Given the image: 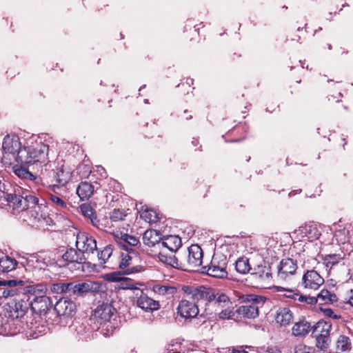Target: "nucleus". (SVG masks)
<instances>
[{
    "mask_svg": "<svg viewBox=\"0 0 353 353\" xmlns=\"http://www.w3.org/2000/svg\"><path fill=\"white\" fill-rule=\"evenodd\" d=\"M128 215L127 212L123 209L115 208L110 214V219L112 222H119L123 221Z\"/></svg>",
    "mask_w": 353,
    "mask_h": 353,
    "instance_id": "8fccbe9b",
    "label": "nucleus"
},
{
    "mask_svg": "<svg viewBox=\"0 0 353 353\" xmlns=\"http://www.w3.org/2000/svg\"><path fill=\"white\" fill-rule=\"evenodd\" d=\"M101 283L97 281H87L81 283L70 282L69 295L74 298L83 297L89 293L101 291Z\"/></svg>",
    "mask_w": 353,
    "mask_h": 353,
    "instance_id": "9d476101",
    "label": "nucleus"
},
{
    "mask_svg": "<svg viewBox=\"0 0 353 353\" xmlns=\"http://www.w3.org/2000/svg\"><path fill=\"white\" fill-rule=\"evenodd\" d=\"M139 297L137 300V305L145 312H153L160 308L159 302L147 296L142 290H139Z\"/></svg>",
    "mask_w": 353,
    "mask_h": 353,
    "instance_id": "4be33fe9",
    "label": "nucleus"
},
{
    "mask_svg": "<svg viewBox=\"0 0 353 353\" xmlns=\"http://www.w3.org/2000/svg\"><path fill=\"white\" fill-rule=\"evenodd\" d=\"M31 310L40 316H45L52 307L51 299L46 295H37L29 303Z\"/></svg>",
    "mask_w": 353,
    "mask_h": 353,
    "instance_id": "4468645a",
    "label": "nucleus"
},
{
    "mask_svg": "<svg viewBox=\"0 0 353 353\" xmlns=\"http://www.w3.org/2000/svg\"><path fill=\"white\" fill-rule=\"evenodd\" d=\"M25 290L26 294L29 296V294L34 295L36 296L37 295H45L44 294L47 292V286L43 283H37L32 285L26 286Z\"/></svg>",
    "mask_w": 353,
    "mask_h": 353,
    "instance_id": "a18cd8bd",
    "label": "nucleus"
},
{
    "mask_svg": "<svg viewBox=\"0 0 353 353\" xmlns=\"http://www.w3.org/2000/svg\"><path fill=\"white\" fill-rule=\"evenodd\" d=\"M221 308H224V309H221V310L219 312V319H229L232 318L234 316V310H233L232 305H227V306H223Z\"/></svg>",
    "mask_w": 353,
    "mask_h": 353,
    "instance_id": "4d7b16f0",
    "label": "nucleus"
},
{
    "mask_svg": "<svg viewBox=\"0 0 353 353\" xmlns=\"http://www.w3.org/2000/svg\"><path fill=\"white\" fill-rule=\"evenodd\" d=\"M30 145L24 146L17 154L15 161L23 165H30L34 164V160L32 157Z\"/></svg>",
    "mask_w": 353,
    "mask_h": 353,
    "instance_id": "7c9ffc66",
    "label": "nucleus"
},
{
    "mask_svg": "<svg viewBox=\"0 0 353 353\" xmlns=\"http://www.w3.org/2000/svg\"><path fill=\"white\" fill-rule=\"evenodd\" d=\"M320 310L322 312L324 316H325V317L330 318V319H332L334 320H337V319H339L341 318V316L340 314H335L333 310H332L330 307H321Z\"/></svg>",
    "mask_w": 353,
    "mask_h": 353,
    "instance_id": "bf43d9fd",
    "label": "nucleus"
},
{
    "mask_svg": "<svg viewBox=\"0 0 353 353\" xmlns=\"http://www.w3.org/2000/svg\"><path fill=\"white\" fill-rule=\"evenodd\" d=\"M105 278L108 281L119 282L118 288L121 290H133L138 291L136 295L138 296L140 290L139 286H143V284L139 282H135L128 277H122L118 272H112L105 274Z\"/></svg>",
    "mask_w": 353,
    "mask_h": 353,
    "instance_id": "ddd939ff",
    "label": "nucleus"
},
{
    "mask_svg": "<svg viewBox=\"0 0 353 353\" xmlns=\"http://www.w3.org/2000/svg\"><path fill=\"white\" fill-rule=\"evenodd\" d=\"M162 241L160 232L156 230H147L143 235V243L149 247H153L157 243L161 244Z\"/></svg>",
    "mask_w": 353,
    "mask_h": 353,
    "instance_id": "2f4dec72",
    "label": "nucleus"
},
{
    "mask_svg": "<svg viewBox=\"0 0 353 353\" xmlns=\"http://www.w3.org/2000/svg\"><path fill=\"white\" fill-rule=\"evenodd\" d=\"M161 245L171 252H176L181 246V239L179 236L170 235L162 239Z\"/></svg>",
    "mask_w": 353,
    "mask_h": 353,
    "instance_id": "f704fd0d",
    "label": "nucleus"
},
{
    "mask_svg": "<svg viewBox=\"0 0 353 353\" xmlns=\"http://www.w3.org/2000/svg\"><path fill=\"white\" fill-rule=\"evenodd\" d=\"M297 268L296 261L291 258L283 259L278 266L277 277L280 280L285 281L290 276L294 275L296 272Z\"/></svg>",
    "mask_w": 353,
    "mask_h": 353,
    "instance_id": "a211bd4d",
    "label": "nucleus"
},
{
    "mask_svg": "<svg viewBox=\"0 0 353 353\" xmlns=\"http://www.w3.org/2000/svg\"><path fill=\"white\" fill-rule=\"evenodd\" d=\"M337 353H350L352 343L350 338L345 335H340L336 343Z\"/></svg>",
    "mask_w": 353,
    "mask_h": 353,
    "instance_id": "58836bf2",
    "label": "nucleus"
},
{
    "mask_svg": "<svg viewBox=\"0 0 353 353\" xmlns=\"http://www.w3.org/2000/svg\"><path fill=\"white\" fill-rule=\"evenodd\" d=\"M273 289L275 292H284L283 294V296L287 299H290L294 301H296V294L298 292L297 289H292V288H283L281 286H277L274 285L273 286Z\"/></svg>",
    "mask_w": 353,
    "mask_h": 353,
    "instance_id": "09e8293b",
    "label": "nucleus"
},
{
    "mask_svg": "<svg viewBox=\"0 0 353 353\" xmlns=\"http://www.w3.org/2000/svg\"><path fill=\"white\" fill-rule=\"evenodd\" d=\"M158 256L161 262L167 265H169L174 268L183 270L181 254L176 256V254H174V252H171L169 254H165L160 252Z\"/></svg>",
    "mask_w": 353,
    "mask_h": 353,
    "instance_id": "cd10ccee",
    "label": "nucleus"
},
{
    "mask_svg": "<svg viewBox=\"0 0 353 353\" xmlns=\"http://www.w3.org/2000/svg\"><path fill=\"white\" fill-rule=\"evenodd\" d=\"M319 304H333L338 301L336 294L327 289H322L317 295Z\"/></svg>",
    "mask_w": 353,
    "mask_h": 353,
    "instance_id": "e433bc0d",
    "label": "nucleus"
},
{
    "mask_svg": "<svg viewBox=\"0 0 353 353\" xmlns=\"http://www.w3.org/2000/svg\"><path fill=\"white\" fill-rule=\"evenodd\" d=\"M318 302L317 296H307L306 297V300L305 301V303L310 305H315Z\"/></svg>",
    "mask_w": 353,
    "mask_h": 353,
    "instance_id": "69168bd1",
    "label": "nucleus"
},
{
    "mask_svg": "<svg viewBox=\"0 0 353 353\" xmlns=\"http://www.w3.org/2000/svg\"><path fill=\"white\" fill-rule=\"evenodd\" d=\"M267 353H281L280 349L276 345L268 346L266 349Z\"/></svg>",
    "mask_w": 353,
    "mask_h": 353,
    "instance_id": "774afa93",
    "label": "nucleus"
},
{
    "mask_svg": "<svg viewBox=\"0 0 353 353\" xmlns=\"http://www.w3.org/2000/svg\"><path fill=\"white\" fill-rule=\"evenodd\" d=\"M294 317V313L289 307H282L276 310L274 319L279 327H286L292 323Z\"/></svg>",
    "mask_w": 353,
    "mask_h": 353,
    "instance_id": "412c9836",
    "label": "nucleus"
},
{
    "mask_svg": "<svg viewBox=\"0 0 353 353\" xmlns=\"http://www.w3.org/2000/svg\"><path fill=\"white\" fill-rule=\"evenodd\" d=\"M332 323L323 320L319 321L313 325L312 334L316 339V347L322 350L329 347L331 339Z\"/></svg>",
    "mask_w": 353,
    "mask_h": 353,
    "instance_id": "7ed1b4c3",
    "label": "nucleus"
},
{
    "mask_svg": "<svg viewBox=\"0 0 353 353\" xmlns=\"http://www.w3.org/2000/svg\"><path fill=\"white\" fill-rule=\"evenodd\" d=\"M251 274L263 282H268L272 279L271 268L265 265H258L252 270Z\"/></svg>",
    "mask_w": 353,
    "mask_h": 353,
    "instance_id": "c9c22d12",
    "label": "nucleus"
},
{
    "mask_svg": "<svg viewBox=\"0 0 353 353\" xmlns=\"http://www.w3.org/2000/svg\"><path fill=\"white\" fill-rule=\"evenodd\" d=\"M97 185V183L92 184L90 182L81 181L77 188V194L80 198V200H88L94 194V192L99 188V187Z\"/></svg>",
    "mask_w": 353,
    "mask_h": 353,
    "instance_id": "b1692460",
    "label": "nucleus"
},
{
    "mask_svg": "<svg viewBox=\"0 0 353 353\" xmlns=\"http://www.w3.org/2000/svg\"><path fill=\"white\" fill-rule=\"evenodd\" d=\"M154 290L155 292L158 293L160 295H172L176 292V288L172 286L157 285L154 287Z\"/></svg>",
    "mask_w": 353,
    "mask_h": 353,
    "instance_id": "864d4df0",
    "label": "nucleus"
},
{
    "mask_svg": "<svg viewBox=\"0 0 353 353\" xmlns=\"http://www.w3.org/2000/svg\"><path fill=\"white\" fill-rule=\"evenodd\" d=\"M2 148L4 152L2 163L5 165H11L12 161L15 160L17 154L22 148L19 137L15 134L6 135L3 139Z\"/></svg>",
    "mask_w": 353,
    "mask_h": 353,
    "instance_id": "423d86ee",
    "label": "nucleus"
},
{
    "mask_svg": "<svg viewBox=\"0 0 353 353\" xmlns=\"http://www.w3.org/2000/svg\"><path fill=\"white\" fill-rule=\"evenodd\" d=\"M182 290L185 296L192 301H203L213 303L218 307L232 305L228 295L218 289L207 288L203 285L197 287L183 285Z\"/></svg>",
    "mask_w": 353,
    "mask_h": 353,
    "instance_id": "f257e3e1",
    "label": "nucleus"
},
{
    "mask_svg": "<svg viewBox=\"0 0 353 353\" xmlns=\"http://www.w3.org/2000/svg\"><path fill=\"white\" fill-rule=\"evenodd\" d=\"M327 97L328 101H334L336 102H339V101H341L342 94L340 92H338L335 94H329Z\"/></svg>",
    "mask_w": 353,
    "mask_h": 353,
    "instance_id": "e2e57ef3",
    "label": "nucleus"
},
{
    "mask_svg": "<svg viewBox=\"0 0 353 353\" xmlns=\"http://www.w3.org/2000/svg\"><path fill=\"white\" fill-rule=\"evenodd\" d=\"M305 234L311 241L319 239L321 233L316 225L310 224L305 227Z\"/></svg>",
    "mask_w": 353,
    "mask_h": 353,
    "instance_id": "6e6d98bb",
    "label": "nucleus"
},
{
    "mask_svg": "<svg viewBox=\"0 0 353 353\" xmlns=\"http://www.w3.org/2000/svg\"><path fill=\"white\" fill-rule=\"evenodd\" d=\"M117 243L119 247L137 246L140 243L138 238L128 234H121V237L117 240Z\"/></svg>",
    "mask_w": 353,
    "mask_h": 353,
    "instance_id": "79ce46f5",
    "label": "nucleus"
},
{
    "mask_svg": "<svg viewBox=\"0 0 353 353\" xmlns=\"http://www.w3.org/2000/svg\"><path fill=\"white\" fill-rule=\"evenodd\" d=\"M91 172V165L88 161H83L77 168V173L81 179L88 177Z\"/></svg>",
    "mask_w": 353,
    "mask_h": 353,
    "instance_id": "de8ad7c7",
    "label": "nucleus"
},
{
    "mask_svg": "<svg viewBox=\"0 0 353 353\" xmlns=\"http://www.w3.org/2000/svg\"><path fill=\"white\" fill-rule=\"evenodd\" d=\"M30 148L34 164L37 163H46L48 161L49 150L48 144L42 141L35 142L30 145Z\"/></svg>",
    "mask_w": 353,
    "mask_h": 353,
    "instance_id": "aec40b11",
    "label": "nucleus"
},
{
    "mask_svg": "<svg viewBox=\"0 0 353 353\" xmlns=\"http://www.w3.org/2000/svg\"><path fill=\"white\" fill-rule=\"evenodd\" d=\"M230 353H248L246 350H245L243 346H238V347H232L231 349H229Z\"/></svg>",
    "mask_w": 353,
    "mask_h": 353,
    "instance_id": "0e129e2a",
    "label": "nucleus"
},
{
    "mask_svg": "<svg viewBox=\"0 0 353 353\" xmlns=\"http://www.w3.org/2000/svg\"><path fill=\"white\" fill-rule=\"evenodd\" d=\"M23 296H29L26 294L24 287H18L15 288H5L0 289V297L18 299Z\"/></svg>",
    "mask_w": 353,
    "mask_h": 353,
    "instance_id": "473e14b6",
    "label": "nucleus"
},
{
    "mask_svg": "<svg viewBox=\"0 0 353 353\" xmlns=\"http://www.w3.org/2000/svg\"><path fill=\"white\" fill-rule=\"evenodd\" d=\"M141 218L149 223H157L161 219V214L155 210L146 208L141 212Z\"/></svg>",
    "mask_w": 353,
    "mask_h": 353,
    "instance_id": "a19ab883",
    "label": "nucleus"
},
{
    "mask_svg": "<svg viewBox=\"0 0 353 353\" xmlns=\"http://www.w3.org/2000/svg\"><path fill=\"white\" fill-rule=\"evenodd\" d=\"M28 212L31 217L37 222L43 223L49 226L54 225L53 219L48 212V207L45 203H39V201L35 208H32Z\"/></svg>",
    "mask_w": 353,
    "mask_h": 353,
    "instance_id": "f3484780",
    "label": "nucleus"
},
{
    "mask_svg": "<svg viewBox=\"0 0 353 353\" xmlns=\"http://www.w3.org/2000/svg\"><path fill=\"white\" fill-rule=\"evenodd\" d=\"M119 258V262L118 267L121 270H124L125 274L138 273L145 270L143 265H133V264L140 259L137 250H131L128 252V253L120 252Z\"/></svg>",
    "mask_w": 353,
    "mask_h": 353,
    "instance_id": "6e6552de",
    "label": "nucleus"
},
{
    "mask_svg": "<svg viewBox=\"0 0 353 353\" xmlns=\"http://www.w3.org/2000/svg\"><path fill=\"white\" fill-rule=\"evenodd\" d=\"M314 347L307 345L303 343L296 344L294 347V353H314Z\"/></svg>",
    "mask_w": 353,
    "mask_h": 353,
    "instance_id": "13d9d810",
    "label": "nucleus"
},
{
    "mask_svg": "<svg viewBox=\"0 0 353 353\" xmlns=\"http://www.w3.org/2000/svg\"><path fill=\"white\" fill-rule=\"evenodd\" d=\"M248 127L245 124H239L230 130L223 136L228 142H239L245 139Z\"/></svg>",
    "mask_w": 353,
    "mask_h": 353,
    "instance_id": "5701e85b",
    "label": "nucleus"
},
{
    "mask_svg": "<svg viewBox=\"0 0 353 353\" xmlns=\"http://www.w3.org/2000/svg\"><path fill=\"white\" fill-rule=\"evenodd\" d=\"M114 309L108 303L102 304L94 310V315L102 322L109 321L114 314Z\"/></svg>",
    "mask_w": 353,
    "mask_h": 353,
    "instance_id": "c756f323",
    "label": "nucleus"
},
{
    "mask_svg": "<svg viewBox=\"0 0 353 353\" xmlns=\"http://www.w3.org/2000/svg\"><path fill=\"white\" fill-rule=\"evenodd\" d=\"M55 169L52 170L53 178L56 185H53V189L59 186L65 185L73 177V170L64 160H60L57 162Z\"/></svg>",
    "mask_w": 353,
    "mask_h": 353,
    "instance_id": "9b49d317",
    "label": "nucleus"
},
{
    "mask_svg": "<svg viewBox=\"0 0 353 353\" xmlns=\"http://www.w3.org/2000/svg\"><path fill=\"white\" fill-rule=\"evenodd\" d=\"M54 310L59 316L69 318L76 314V303L68 298L59 299L54 305Z\"/></svg>",
    "mask_w": 353,
    "mask_h": 353,
    "instance_id": "dca6fc26",
    "label": "nucleus"
},
{
    "mask_svg": "<svg viewBox=\"0 0 353 353\" xmlns=\"http://www.w3.org/2000/svg\"><path fill=\"white\" fill-rule=\"evenodd\" d=\"M251 299L244 305L239 306L236 312L241 318L255 319L259 316V307L265 302V297L259 295H251Z\"/></svg>",
    "mask_w": 353,
    "mask_h": 353,
    "instance_id": "0eeeda50",
    "label": "nucleus"
},
{
    "mask_svg": "<svg viewBox=\"0 0 353 353\" xmlns=\"http://www.w3.org/2000/svg\"><path fill=\"white\" fill-rule=\"evenodd\" d=\"M113 254V247L112 245H106L100 252H98V258L100 264L110 263Z\"/></svg>",
    "mask_w": 353,
    "mask_h": 353,
    "instance_id": "49530a36",
    "label": "nucleus"
},
{
    "mask_svg": "<svg viewBox=\"0 0 353 353\" xmlns=\"http://www.w3.org/2000/svg\"><path fill=\"white\" fill-rule=\"evenodd\" d=\"M0 199L6 201L14 210L21 212L23 192L21 194L19 190L17 192L10 183H2L0 181Z\"/></svg>",
    "mask_w": 353,
    "mask_h": 353,
    "instance_id": "1a4fd4ad",
    "label": "nucleus"
},
{
    "mask_svg": "<svg viewBox=\"0 0 353 353\" xmlns=\"http://www.w3.org/2000/svg\"><path fill=\"white\" fill-rule=\"evenodd\" d=\"M158 131L157 125L153 123L148 124L146 123L139 128V132L144 139H152Z\"/></svg>",
    "mask_w": 353,
    "mask_h": 353,
    "instance_id": "37998d69",
    "label": "nucleus"
},
{
    "mask_svg": "<svg viewBox=\"0 0 353 353\" xmlns=\"http://www.w3.org/2000/svg\"><path fill=\"white\" fill-rule=\"evenodd\" d=\"M49 201L58 210H63L67 208V203L63 199L55 194H50L48 198Z\"/></svg>",
    "mask_w": 353,
    "mask_h": 353,
    "instance_id": "3c124183",
    "label": "nucleus"
},
{
    "mask_svg": "<svg viewBox=\"0 0 353 353\" xmlns=\"http://www.w3.org/2000/svg\"><path fill=\"white\" fill-rule=\"evenodd\" d=\"M76 247L83 255L93 253L97 249L95 239L91 234L84 232H80L77 234Z\"/></svg>",
    "mask_w": 353,
    "mask_h": 353,
    "instance_id": "f8f14e48",
    "label": "nucleus"
},
{
    "mask_svg": "<svg viewBox=\"0 0 353 353\" xmlns=\"http://www.w3.org/2000/svg\"><path fill=\"white\" fill-rule=\"evenodd\" d=\"M183 270L198 271L202 265L203 250L198 245H192L188 249V254H181Z\"/></svg>",
    "mask_w": 353,
    "mask_h": 353,
    "instance_id": "20e7f679",
    "label": "nucleus"
},
{
    "mask_svg": "<svg viewBox=\"0 0 353 353\" xmlns=\"http://www.w3.org/2000/svg\"><path fill=\"white\" fill-rule=\"evenodd\" d=\"M63 260L69 263L83 264L85 262V255L77 249L70 248L62 255Z\"/></svg>",
    "mask_w": 353,
    "mask_h": 353,
    "instance_id": "bb28decb",
    "label": "nucleus"
},
{
    "mask_svg": "<svg viewBox=\"0 0 353 353\" xmlns=\"http://www.w3.org/2000/svg\"><path fill=\"white\" fill-rule=\"evenodd\" d=\"M50 290L53 293L65 294L69 293L70 283H56L50 286Z\"/></svg>",
    "mask_w": 353,
    "mask_h": 353,
    "instance_id": "603ef678",
    "label": "nucleus"
},
{
    "mask_svg": "<svg viewBox=\"0 0 353 353\" xmlns=\"http://www.w3.org/2000/svg\"><path fill=\"white\" fill-rule=\"evenodd\" d=\"M228 259L223 254H214L209 265L201 267V272L210 276L225 279L228 276Z\"/></svg>",
    "mask_w": 353,
    "mask_h": 353,
    "instance_id": "f03ea898",
    "label": "nucleus"
},
{
    "mask_svg": "<svg viewBox=\"0 0 353 353\" xmlns=\"http://www.w3.org/2000/svg\"><path fill=\"white\" fill-rule=\"evenodd\" d=\"M324 283L323 278L314 270H307L303 275L301 285L305 290H316Z\"/></svg>",
    "mask_w": 353,
    "mask_h": 353,
    "instance_id": "2eb2a0df",
    "label": "nucleus"
},
{
    "mask_svg": "<svg viewBox=\"0 0 353 353\" xmlns=\"http://www.w3.org/2000/svg\"><path fill=\"white\" fill-rule=\"evenodd\" d=\"M27 165H15L12 167L13 172L20 179L28 181L31 183H34L35 184L39 183L41 179L30 172L28 168H26Z\"/></svg>",
    "mask_w": 353,
    "mask_h": 353,
    "instance_id": "a878e982",
    "label": "nucleus"
},
{
    "mask_svg": "<svg viewBox=\"0 0 353 353\" xmlns=\"http://www.w3.org/2000/svg\"><path fill=\"white\" fill-rule=\"evenodd\" d=\"M3 285H7L6 288H18V287H24V281L22 280H8L4 281L1 282Z\"/></svg>",
    "mask_w": 353,
    "mask_h": 353,
    "instance_id": "052dcab7",
    "label": "nucleus"
},
{
    "mask_svg": "<svg viewBox=\"0 0 353 353\" xmlns=\"http://www.w3.org/2000/svg\"><path fill=\"white\" fill-rule=\"evenodd\" d=\"M185 297L188 299H183L179 302L177 307V312L185 319L195 317L199 313V308L196 302L199 301H192V299H188L186 296Z\"/></svg>",
    "mask_w": 353,
    "mask_h": 353,
    "instance_id": "6ab92c4d",
    "label": "nucleus"
},
{
    "mask_svg": "<svg viewBox=\"0 0 353 353\" xmlns=\"http://www.w3.org/2000/svg\"><path fill=\"white\" fill-rule=\"evenodd\" d=\"M79 210L81 214L85 216L88 218L92 225L99 228L102 229L101 227L100 221L97 218L95 210L92 208V207L89 203H83L80 205Z\"/></svg>",
    "mask_w": 353,
    "mask_h": 353,
    "instance_id": "c85d7f7f",
    "label": "nucleus"
},
{
    "mask_svg": "<svg viewBox=\"0 0 353 353\" xmlns=\"http://www.w3.org/2000/svg\"><path fill=\"white\" fill-rule=\"evenodd\" d=\"M241 58V54L238 52H234L229 57V61L231 63H238L239 60Z\"/></svg>",
    "mask_w": 353,
    "mask_h": 353,
    "instance_id": "680f3d73",
    "label": "nucleus"
},
{
    "mask_svg": "<svg viewBox=\"0 0 353 353\" xmlns=\"http://www.w3.org/2000/svg\"><path fill=\"white\" fill-rule=\"evenodd\" d=\"M39 201V198L30 191H23V202L21 205V212L28 211L32 208H35L37 203Z\"/></svg>",
    "mask_w": 353,
    "mask_h": 353,
    "instance_id": "72a5a7b5",
    "label": "nucleus"
},
{
    "mask_svg": "<svg viewBox=\"0 0 353 353\" xmlns=\"http://www.w3.org/2000/svg\"><path fill=\"white\" fill-rule=\"evenodd\" d=\"M349 231L345 228L335 231L334 237L338 243L343 244L348 240Z\"/></svg>",
    "mask_w": 353,
    "mask_h": 353,
    "instance_id": "5fc2aeb1",
    "label": "nucleus"
},
{
    "mask_svg": "<svg viewBox=\"0 0 353 353\" xmlns=\"http://www.w3.org/2000/svg\"><path fill=\"white\" fill-rule=\"evenodd\" d=\"M345 254L341 252L338 254H330L323 256V264L327 268L332 269L334 265L339 264L344 259Z\"/></svg>",
    "mask_w": 353,
    "mask_h": 353,
    "instance_id": "4c0bfd02",
    "label": "nucleus"
},
{
    "mask_svg": "<svg viewBox=\"0 0 353 353\" xmlns=\"http://www.w3.org/2000/svg\"><path fill=\"white\" fill-rule=\"evenodd\" d=\"M235 269L236 272L242 274H245L252 270L249 259L246 257H241L236 261Z\"/></svg>",
    "mask_w": 353,
    "mask_h": 353,
    "instance_id": "c03bdc74",
    "label": "nucleus"
},
{
    "mask_svg": "<svg viewBox=\"0 0 353 353\" xmlns=\"http://www.w3.org/2000/svg\"><path fill=\"white\" fill-rule=\"evenodd\" d=\"M18 265L16 259L8 256L0 259V273H8L14 270Z\"/></svg>",
    "mask_w": 353,
    "mask_h": 353,
    "instance_id": "ea45409f",
    "label": "nucleus"
},
{
    "mask_svg": "<svg viewBox=\"0 0 353 353\" xmlns=\"http://www.w3.org/2000/svg\"><path fill=\"white\" fill-rule=\"evenodd\" d=\"M313 325L310 324L305 318L299 319L295 322L292 327V334L296 337H304L312 332Z\"/></svg>",
    "mask_w": 353,
    "mask_h": 353,
    "instance_id": "393cba45",
    "label": "nucleus"
},
{
    "mask_svg": "<svg viewBox=\"0 0 353 353\" xmlns=\"http://www.w3.org/2000/svg\"><path fill=\"white\" fill-rule=\"evenodd\" d=\"M191 145L194 147L199 146L198 148H196L195 150H200L201 151V145L200 144V141L199 138L197 137H193L191 141Z\"/></svg>",
    "mask_w": 353,
    "mask_h": 353,
    "instance_id": "338daca9",
    "label": "nucleus"
},
{
    "mask_svg": "<svg viewBox=\"0 0 353 353\" xmlns=\"http://www.w3.org/2000/svg\"><path fill=\"white\" fill-rule=\"evenodd\" d=\"M30 296L12 299L5 306L6 316L12 320L21 319L28 312Z\"/></svg>",
    "mask_w": 353,
    "mask_h": 353,
    "instance_id": "39448f33",
    "label": "nucleus"
}]
</instances>
